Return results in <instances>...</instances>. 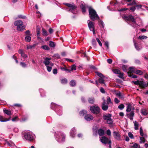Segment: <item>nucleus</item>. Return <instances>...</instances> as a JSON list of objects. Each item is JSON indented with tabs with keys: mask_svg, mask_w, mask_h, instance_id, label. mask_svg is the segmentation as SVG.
Listing matches in <instances>:
<instances>
[{
	"mask_svg": "<svg viewBox=\"0 0 148 148\" xmlns=\"http://www.w3.org/2000/svg\"><path fill=\"white\" fill-rule=\"evenodd\" d=\"M20 64L22 67L23 68L26 67L27 66L26 64L24 62H21L20 63Z\"/></svg>",
	"mask_w": 148,
	"mask_h": 148,
	"instance_id": "obj_45",
	"label": "nucleus"
},
{
	"mask_svg": "<svg viewBox=\"0 0 148 148\" xmlns=\"http://www.w3.org/2000/svg\"><path fill=\"white\" fill-rule=\"evenodd\" d=\"M114 138L118 140H121L120 135L119 133L117 132L114 131L113 132Z\"/></svg>",
	"mask_w": 148,
	"mask_h": 148,
	"instance_id": "obj_15",
	"label": "nucleus"
},
{
	"mask_svg": "<svg viewBox=\"0 0 148 148\" xmlns=\"http://www.w3.org/2000/svg\"><path fill=\"white\" fill-rule=\"evenodd\" d=\"M42 32L43 35L45 36H46L48 35L47 31L43 28L42 29Z\"/></svg>",
	"mask_w": 148,
	"mask_h": 148,
	"instance_id": "obj_33",
	"label": "nucleus"
},
{
	"mask_svg": "<svg viewBox=\"0 0 148 148\" xmlns=\"http://www.w3.org/2000/svg\"><path fill=\"white\" fill-rule=\"evenodd\" d=\"M49 45L51 47H55V43L52 41H50L49 42Z\"/></svg>",
	"mask_w": 148,
	"mask_h": 148,
	"instance_id": "obj_24",
	"label": "nucleus"
},
{
	"mask_svg": "<svg viewBox=\"0 0 148 148\" xmlns=\"http://www.w3.org/2000/svg\"><path fill=\"white\" fill-rule=\"evenodd\" d=\"M138 145L137 143H134L133 146H132V147L134 148H137L138 147Z\"/></svg>",
	"mask_w": 148,
	"mask_h": 148,
	"instance_id": "obj_62",
	"label": "nucleus"
},
{
	"mask_svg": "<svg viewBox=\"0 0 148 148\" xmlns=\"http://www.w3.org/2000/svg\"><path fill=\"white\" fill-rule=\"evenodd\" d=\"M126 105H127V107L126 111L127 113L126 114V116L131 120H133L134 114V108L132 106V105L130 103H127Z\"/></svg>",
	"mask_w": 148,
	"mask_h": 148,
	"instance_id": "obj_2",
	"label": "nucleus"
},
{
	"mask_svg": "<svg viewBox=\"0 0 148 148\" xmlns=\"http://www.w3.org/2000/svg\"><path fill=\"white\" fill-rule=\"evenodd\" d=\"M125 18L129 21V24L134 28H137L140 26L136 23V21H138V23H142V20L140 18H137V19L136 20V18H134V16L132 15H130L128 16H127Z\"/></svg>",
	"mask_w": 148,
	"mask_h": 148,
	"instance_id": "obj_1",
	"label": "nucleus"
},
{
	"mask_svg": "<svg viewBox=\"0 0 148 148\" xmlns=\"http://www.w3.org/2000/svg\"><path fill=\"white\" fill-rule=\"evenodd\" d=\"M114 101L116 103H118L120 102V101L116 98H114Z\"/></svg>",
	"mask_w": 148,
	"mask_h": 148,
	"instance_id": "obj_63",
	"label": "nucleus"
},
{
	"mask_svg": "<svg viewBox=\"0 0 148 148\" xmlns=\"http://www.w3.org/2000/svg\"><path fill=\"white\" fill-rule=\"evenodd\" d=\"M87 113L86 111L84 110H82L80 111L79 113V114L80 115L84 116Z\"/></svg>",
	"mask_w": 148,
	"mask_h": 148,
	"instance_id": "obj_29",
	"label": "nucleus"
},
{
	"mask_svg": "<svg viewBox=\"0 0 148 148\" xmlns=\"http://www.w3.org/2000/svg\"><path fill=\"white\" fill-rule=\"evenodd\" d=\"M141 112L144 115H146L148 114L147 111L144 109H143L141 110Z\"/></svg>",
	"mask_w": 148,
	"mask_h": 148,
	"instance_id": "obj_23",
	"label": "nucleus"
},
{
	"mask_svg": "<svg viewBox=\"0 0 148 148\" xmlns=\"http://www.w3.org/2000/svg\"><path fill=\"white\" fill-rule=\"evenodd\" d=\"M61 83L62 84H66L67 82V80L66 78L63 79L61 80Z\"/></svg>",
	"mask_w": 148,
	"mask_h": 148,
	"instance_id": "obj_37",
	"label": "nucleus"
},
{
	"mask_svg": "<svg viewBox=\"0 0 148 148\" xmlns=\"http://www.w3.org/2000/svg\"><path fill=\"white\" fill-rule=\"evenodd\" d=\"M56 137L57 140L59 141V139L62 138V141H64L65 140V136L64 133L62 132H58L57 135H56Z\"/></svg>",
	"mask_w": 148,
	"mask_h": 148,
	"instance_id": "obj_9",
	"label": "nucleus"
},
{
	"mask_svg": "<svg viewBox=\"0 0 148 148\" xmlns=\"http://www.w3.org/2000/svg\"><path fill=\"white\" fill-rule=\"evenodd\" d=\"M21 56L24 58H26L27 57V55L24 53Z\"/></svg>",
	"mask_w": 148,
	"mask_h": 148,
	"instance_id": "obj_64",
	"label": "nucleus"
},
{
	"mask_svg": "<svg viewBox=\"0 0 148 148\" xmlns=\"http://www.w3.org/2000/svg\"><path fill=\"white\" fill-rule=\"evenodd\" d=\"M119 77L121 78H123V73H121V72L119 74Z\"/></svg>",
	"mask_w": 148,
	"mask_h": 148,
	"instance_id": "obj_56",
	"label": "nucleus"
},
{
	"mask_svg": "<svg viewBox=\"0 0 148 148\" xmlns=\"http://www.w3.org/2000/svg\"><path fill=\"white\" fill-rule=\"evenodd\" d=\"M134 45L135 47L136 48V49L137 50L139 51L141 49V48L137 46L136 44V43L135 41H134Z\"/></svg>",
	"mask_w": 148,
	"mask_h": 148,
	"instance_id": "obj_36",
	"label": "nucleus"
},
{
	"mask_svg": "<svg viewBox=\"0 0 148 148\" xmlns=\"http://www.w3.org/2000/svg\"><path fill=\"white\" fill-rule=\"evenodd\" d=\"M147 38V37L145 36H139L138 38L140 40L146 39Z\"/></svg>",
	"mask_w": 148,
	"mask_h": 148,
	"instance_id": "obj_42",
	"label": "nucleus"
},
{
	"mask_svg": "<svg viewBox=\"0 0 148 148\" xmlns=\"http://www.w3.org/2000/svg\"><path fill=\"white\" fill-rule=\"evenodd\" d=\"M93 116L90 114H87L84 116L85 119L87 121H90L93 119Z\"/></svg>",
	"mask_w": 148,
	"mask_h": 148,
	"instance_id": "obj_14",
	"label": "nucleus"
},
{
	"mask_svg": "<svg viewBox=\"0 0 148 148\" xmlns=\"http://www.w3.org/2000/svg\"><path fill=\"white\" fill-rule=\"evenodd\" d=\"M136 2L134 0H133L132 2V3H130L128 4H127L128 5H135L136 4Z\"/></svg>",
	"mask_w": 148,
	"mask_h": 148,
	"instance_id": "obj_50",
	"label": "nucleus"
},
{
	"mask_svg": "<svg viewBox=\"0 0 148 148\" xmlns=\"http://www.w3.org/2000/svg\"><path fill=\"white\" fill-rule=\"evenodd\" d=\"M140 135L143 136L144 134L143 132V130L142 127H140Z\"/></svg>",
	"mask_w": 148,
	"mask_h": 148,
	"instance_id": "obj_49",
	"label": "nucleus"
},
{
	"mask_svg": "<svg viewBox=\"0 0 148 148\" xmlns=\"http://www.w3.org/2000/svg\"><path fill=\"white\" fill-rule=\"evenodd\" d=\"M94 99L93 97L89 98L88 99L89 103L91 104H92L94 103Z\"/></svg>",
	"mask_w": 148,
	"mask_h": 148,
	"instance_id": "obj_28",
	"label": "nucleus"
},
{
	"mask_svg": "<svg viewBox=\"0 0 148 148\" xmlns=\"http://www.w3.org/2000/svg\"><path fill=\"white\" fill-rule=\"evenodd\" d=\"M59 106L58 105H56L55 103H52L51 104V108L52 109L55 111L60 116L62 115V112L61 110L58 111V110L56 109L58 107H59Z\"/></svg>",
	"mask_w": 148,
	"mask_h": 148,
	"instance_id": "obj_8",
	"label": "nucleus"
},
{
	"mask_svg": "<svg viewBox=\"0 0 148 148\" xmlns=\"http://www.w3.org/2000/svg\"><path fill=\"white\" fill-rule=\"evenodd\" d=\"M70 85L72 87L75 86L76 85V83L75 81L73 80H71L70 82Z\"/></svg>",
	"mask_w": 148,
	"mask_h": 148,
	"instance_id": "obj_27",
	"label": "nucleus"
},
{
	"mask_svg": "<svg viewBox=\"0 0 148 148\" xmlns=\"http://www.w3.org/2000/svg\"><path fill=\"white\" fill-rule=\"evenodd\" d=\"M132 82L135 85H139L140 86L141 82L139 80H137L136 81H133Z\"/></svg>",
	"mask_w": 148,
	"mask_h": 148,
	"instance_id": "obj_39",
	"label": "nucleus"
},
{
	"mask_svg": "<svg viewBox=\"0 0 148 148\" xmlns=\"http://www.w3.org/2000/svg\"><path fill=\"white\" fill-rule=\"evenodd\" d=\"M75 128L73 127L71 129L70 132V135L72 137H74L75 136Z\"/></svg>",
	"mask_w": 148,
	"mask_h": 148,
	"instance_id": "obj_21",
	"label": "nucleus"
},
{
	"mask_svg": "<svg viewBox=\"0 0 148 148\" xmlns=\"http://www.w3.org/2000/svg\"><path fill=\"white\" fill-rule=\"evenodd\" d=\"M107 104L106 103L105 100H104L101 106L102 109L103 110L106 111L108 109V106Z\"/></svg>",
	"mask_w": 148,
	"mask_h": 148,
	"instance_id": "obj_16",
	"label": "nucleus"
},
{
	"mask_svg": "<svg viewBox=\"0 0 148 148\" xmlns=\"http://www.w3.org/2000/svg\"><path fill=\"white\" fill-rule=\"evenodd\" d=\"M4 112L5 113L8 115L10 116L12 114L11 111L10 110H4Z\"/></svg>",
	"mask_w": 148,
	"mask_h": 148,
	"instance_id": "obj_25",
	"label": "nucleus"
},
{
	"mask_svg": "<svg viewBox=\"0 0 148 148\" xmlns=\"http://www.w3.org/2000/svg\"><path fill=\"white\" fill-rule=\"evenodd\" d=\"M101 142L104 144L108 143L109 144V148H112L111 147V140L108 139L107 137L105 136H103L100 138Z\"/></svg>",
	"mask_w": 148,
	"mask_h": 148,
	"instance_id": "obj_6",
	"label": "nucleus"
},
{
	"mask_svg": "<svg viewBox=\"0 0 148 148\" xmlns=\"http://www.w3.org/2000/svg\"><path fill=\"white\" fill-rule=\"evenodd\" d=\"M130 72L131 73L130 71L128 72V75L129 77L133 78H136L137 77L136 75H134L133 74H131Z\"/></svg>",
	"mask_w": 148,
	"mask_h": 148,
	"instance_id": "obj_22",
	"label": "nucleus"
},
{
	"mask_svg": "<svg viewBox=\"0 0 148 148\" xmlns=\"http://www.w3.org/2000/svg\"><path fill=\"white\" fill-rule=\"evenodd\" d=\"M14 25L16 26L18 31H21L25 29V27L23 25V22L21 20H18L15 22Z\"/></svg>",
	"mask_w": 148,
	"mask_h": 148,
	"instance_id": "obj_4",
	"label": "nucleus"
},
{
	"mask_svg": "<svg viewBox=\"0 0 148 148\" xmlns=\"http://www.w3.org/2000/svg\"><path fill=\"white\" fill-rule=\"evenodd\" d=\"M116 95L118 96L119 98L124 99L125 97L124 95L122 94L120 92H119L116 93Z\"/></svg>",
	"mask_w": 148,
	"mask_h": 148,
	"instance_id": "obj_18",
	"label": "nucleus"
},
{
	"mask_svg": "<svg viewBox=\"0 0 148 148\" xmlns=\"http://www.w3.org/2000/svg\"><path fill=\"white\" fill-rule=\"evenodd\" d=\"M124 106L123 104L120 105L118 107V108L121 110L123 109L124 108Z\"/></svg>",
	"mask_w": 148,
	"mask_h": 148,
	"instance_id": "obj_44",
	"label": "nucleus"
},
{
	"mask_svg": "<svg viewBox=\"0 0 148 148\" xmlns=\"http://www.w3.org/2000/svg\"><path fill=\"white\" fill-rule=\"evenodd\" d=\"M100 91L103 93H105V92L104 88L102 87L100 89Z\"/></svg>",
	"mask_w": 148,
	"mask_h": 148,
	"instance_id": "obj_60",
	"label": "nucleus"
},
{
	"mask_svg": "<svg viewBox=\"0 0 148 148\" xmlns=\"http://www.w3.org/2000/svg\"><path fill=\"white\" fill-rule=\"evenodd\" d=\"M46 66L47 67V69L48 71L49 72H50L52 69V67L49 66V65H47Z\"/></svg>",
	"mask_w": 148,
	"mask_h": 148,
	"instance_id": "obj_47",
	"label": "nucleus"
},
{
	"mask_svg": "<svg viewBox=\"0 0 148 148\" xmlns=\"http://www.w3.org/2000/svg\"><path fill=\"white\" fill-rule=\"evenodd\" d=\"M104 45L106 47L107 49H108L109 48V44L108 42L106 41L105 42Z\"/></svg>",
	"mask_w": 148,
	"mask_h": 148,
	"instance_id": "obj_54",
	"label": "nucleus"
},
{
	"mask_svg": "<svg viewBox=\"0 0 148 148\" xmlns=\"http://www.w3.org/2000/svg\"><path fill=\"white\" fill-rule=\"evenodd\" d=\"M128 134L129 136L132 139V138H134L133 135V134L131 132H129Z\"/></svg>",
	"mask_w": 148,
	"mask_h": 148,
	"instance_id": "obj_53",
	"label": "nucleus"
},
{
	"mask_svg": "<svg viewBox=\"0 0 148 148\" xmlns=\"http://www.w3.org/2000/svg\"><path fill=\"white\" fill-rule=\"evenodd\" d=\"M140 86L142 88H143L147 87V85L146 84H144L143 82H141Z\"/></svg>",
	"mask_w": 148,
	"mask_h": 148,
	"instance_id": "obj_26",
	"label": "nucleus"
},
{
	"mask_svg": "<svg viewBox=\"0 0 148 148\" xmlns=\"http://www.w3.org/2000/svg\"><path fill=\"white\" fill-rule=\"evenodd\" d=\"M127 66L124 65H123L122 66V69L125 72L127 70Z\"/></svg>",
	"mask_w": 148,
	"mask_h": 148,
	"instance_id": "obj_52",
	"label": "nucleus"
},
{
	"mask_svg": "<svg viewBox=\"0 0 148 148\" xmlns=\"http://www.w3.org/2000/svg\"><path fill=\"white\" fill-rule=\"evenodd\" d=\"M145 139L143 137H140V143H144L145 142Z\"/></svg>",
	"mask_w": 148,
	"mask_h": 148,
	"instance_id": "obj_34",
	"label": "nucleus"
},
{
	"mask_svg": "<svg viewBox=\"0 0 148 148\" xmlns=\"http://www.w3.org/2000/svg\"><path fill=\"white\" fill-rule=\"evenodd\" d=\"M106 134L110 136L111 135V132L110 130L108 129L107 130Z\"/></svg>",
	"mask_w": 148,
	"mask_h": 148,
	"instance_id": "obj_61",
	"label": "nucleus"
},
{
	"mask_svg": "<svg viewBox=\"0 0 148 148\" xmlns=\"http://www.w3.org/2000/svg\"><path fill=\"white\" fill-rule=\"evenodd\" d=\"M40 32L39 31H37V36L38 39H40L41 38L40 37Z\"/></svg>",
	"mask_w": 148,
	"mask_h": 148,
	"instance_id": "obj_58",
	"label": "nucleus"
},
{
	"mask_svg": "<svg viewBox=\"0 0 148 148\" xmlns=\"http://www.w3.org/2000/svg\"><path fill=\"white\" fill-rule=\"evenodd\" d=\"M42 49H44L45 50H49L50 49L49 47L47 45H44L41 47Z\"/></svg>",
	"mask_w": 148,
	"mask_h": 148,
	"instance_id": "obj_30",
	"label": "nucleus"
},
{
	"mask_svg": "<svg viewBox=\"0 0 148 148\" xmlns=\"http://www.w3.org/2000/svg\"><path fill=\"white\" fill-rule=\"evenodd\" d=\"M88 9L89 17L90 19L93 21L99 20V17L96 11L91 7H89Z\"/></svg>",
	"mask_w": 148,
	"mask_h": 148,
	"instance_id": "obj_3",
	"label": "nucleus"
},
{
	"mask_svg": "<svg viewBox=\"0 0 148 148\" xmlns=\"http://www.w3.org/2000/svg\"><path fill=\"white\" fill-rule=\"evenodd\" d=\"M76 66L74 64L72 65L71 67V70L73 71V70H76Z\"/></svg>",
	"mask_w": 148,
	"mask_h": 148,
	"instance_id": "obj_46",
	"label": "nucleus"
},
{
	"mask_svg": "<svg viewBox=\"0 0 148 148\" xmlns=\"http://www.w3.org/2000/svg\"><path fill=\"white\" fill-rule=\"evenodd\" d=\"M87 23L88 24V26L90 30V31L92 32L93 34H95V33L94 27V23L90 20H88Z\"/></svg>",
	"mask_w": 148,
	"mask_h": 148,
	"instance_id": "obj_10",
	"label": "nucleus"
},
{
	"mask_svg": "<svg viewBox=\"0 0 148 148\" xmlns=\"http://www.w3.org/2000/svg\"><path fill=\"white\" fill-rule=\"evenodd\" d=\"M107 104H109L110 103H112V102L111 101V100L110 98L109 97H108L107 98Z\"/></svg>",
	"mask_w": 148,
	"mask_h": 148,
	"instance_id": "obj_43",
	"label": "nucleus"
},
{
	"mask_svg": "<svg viewBox=\"0 0 148 148\" xmlns=\"http://www.w3.org/2000/svg\"><path fill=\"white\" fill-rule=\"evenodd\" d=\"M112 114H106L103 115V119L106 121L107 123L108 124H111L113 123V121L111 119Z\"/></svg>",
	"mask_w": 148,
	"mask_h": 148,
	"instance_id": "obj_5",
	"label": "nucleus"
},
{
	"mask_svg": "<svg viewBox=\"0 0 148 148\" xmlns=\"http://www.w3.org/2000/svg\"><path fill=\"white\" fill-rule=\"evenodd\" d=\"M92 43L94 47L96 46V41L95 39H93L92 40Z\"/></svg>",
	"mask_w": 148,
	"mask_h": 148,
	"instance_id": "obj_48",
	"label": "nucleus"
},
{
	"mask_svg": "<svg viewBox=\"0 0 148 148\" xmlns=\"http://www.w3.org/2000/svg\"><path fill=\"white\" fill-rule=\"evenodd\" d=\"M134 128L135 130H137L138 129V123L136 121H135L134 122Z\"/></svg>",
	"mask_w": 148,
	"mask_h": 148,
	"instance_id": "obj_32",
	"label": "nucleus"
},
{
	"mask_svg": "<svg viewBox=\"0 0 148 148\" xmlns=\"http://www.w3.org/2000/svg\"><path fill=\"white\" fill-rule=\"evenodd\" d=\"M80 6L81 8H82L85 7V5L83 2H81Z\"/></svg>",
	"mask_w": 148,
	"mask_h": 148,
	"instance_id": "obj_57",
	"label": "nucleus"
},
{
	"mask_svg": "<svg viewBox=\"0 0 148 148\" xmlns=\"http://www.w3.org/2000/svg\"><path fill=\"white\" fill-rule=\"evenodd\" d=\"M10 119V118L9 119L4 118V117L1 116H0V121L4 122L9 121Z\"/></svg>",
	"mask_w": 148,
	"mask_h": 148,
	"instance_id": "obj_20",
	"label": "nucleus"
},
{
	"mask_svg": "<svg viewBox=\"0 0 148 148\" xmlns=\"http://www.w3.org/2000/svg\"><path fill=\"white\" fill-rule=\"evenodd\" d=\"M31 40V37L29 36H27L25 38V40L26 42H29Z\"/></svg>",
	"mask_w": 148,
	"mask_h": 148,
	"instance_id": "obj_35",
	"label": "nucleus"
},
{
	"mask_svg": "<svg viewBox=\"0 0 148 148\" xmlns=\"http://www.w3.org/2000/svg\"><path fill=\"white\" fill-rule=\"evenodd\" d=\"M51 59V58H46L45 59V60L44 62V63L45 65V66L49 65L50 63V60Z\"/></svg>",
	"mask_w": 148,
	"mask_h": 148,
	"instance_id": "obj_17",
	"label": "nucleus"
},
{
	"mask_svg": "<svg viewBox=\"0 0 148 148\" xmlns=\"http://www.w3.org/2000/svg\"><path fill=\"white\" fill-rule=\"evenodd\" d=\"M98 134L100 136H103L104 134V131L101 129H99L98 130Z\"/></svg>",
	"mask_w": 148,
	"mask_h": 148,
	"instance_id": "obj_19",
	"label": "nucleus"
},
{
	"mask_svg": "<svg viewBox=\"0 0 148 148\" xmlns=\"http://www.w3.org/2000/svg\"><path fill=\"white\" fill-rule=\"evenodd\" d=\"M99 25L100 26V27L101 26V27L103 28L104 27V23L101 20H100L99 21Z\"/></svg>",
	"mask_w": 148,
	"mask_h": 148,
	"instance_id": "obj_41",
	"label": "nucleus"
},
{
	"mask_svg": "<svg viewBox=\"0 0 148 148\" xmlns=\"http://www.w3.org/2000/svg\"><path fill=\"white\" fill-rule=\"evenodd\" d=\"M96 40H97V41L98 42L99 45L100 46H102V44L101 42V41H100V40H99V38H97Z\"/></svg>",
	"mask_w": 148,
	"mask_h": 148,
	"instance_id": "obj_51",
	"label": "nucleus"
},
{
	"mask_svg": "<svg viewBox=\"0 0 148 148\" xmlns=\"http://www.w3.org/2000/svg\"><path fill=\"white\" fill-rule=\"evenodd\" d=\"M114 73L116 74H119L120 73V71L118 69H115L112 70Z\"/></svg>",
	"mask_w": 148,
	"mask_h": 148,
	"instance_id": "obj_40",
	"label": "nucleus"
},
{
	"mask_svg": "<svg viewBox=\"0 0 148 148\" xmlns=\"http://www.w3.org/2000/svg\"><path fill=\"white\" fill-rule=\"evenodd\" d=\"M130 70V71L131 72L137 74H138L141 75L143 74V72L140 70L136 69L135 68L133 67H130L129 68Z\"/></svg>",
	"mask_w": 148,
	"mask_h": 148,
	"instance_id": "obj_11",
	"label": "nucleus"
},
{
	"mask_svg": "<svg viewBox=\"0 0 148 148\" xmlns=\"http://www.w3.org/2000/svg\"><path fill=\"white\" fill-rule=\"evenodd\" d=\"M53 73L54 74H56L58 73V71L56 69H54L53 70Z\"/></svg>",
	"mask_w": 148,
	"mask_h": 148,
	"instance_id": "obj_59",
	"label": "nucleus"
},
{
	"mask_svg": "<svg viewBox=\"0 0 148 148\" xmlns=\"http://www.w3.org/2000/svg\"><path fill=\"white\" fill-rule=\"evenodd\" d=\"M90 110L92 113L95 114H98L100 113V109L97 106H93L90 107Z\"/></svg>",
	"mask_w": 148,
	"mask_h": 148,
	"instance_id": "obj_7",
	"label": "nucleus"
},
{
	"mask_svg": "<svg viewBox=\"0 0 148 148\" xmlns=\"http://www.w3.org/2000/svg\"><path fill=\"white\" fill-rule=\"evenodd\" d=\"M130 10L132 12L136 10V6H134L130 8Z\"/></svg>",
	"mask_w": 148,
	"mask_h": 148,
	"instance_id": "obj_55",
	"label": "nucleus"
},
{
	"mask_svg": "<svg viewBox=\"0 0 148 148\" xmlns=\"http://www.w3.org/2000/svg\"><path fill=\"white\" fill-rule=\"evenodd\" d=\"M24 137L26 140L30 141L34 139L33 136L30 133H25L24 135Z\"/></svg>",
	"mask_w": 148,
	"mask_h": 148,
	"instance_id": "obj_13",
	"label": "nucleus"
},
{
	"mask_svg": "<svg viewBox=\"0 0 148 148\" xmlns=\"http://www.w3.org/2000/svg\"><path fill=\"white\" fill-rule=\"evenodd\" d=\"M64 4L69 8H70L69 10L72 12H73L72 11L74 10L77 8V6H75L73 3L70 4L68 3H64Z\"/></svg>",
	"mask_w": 148,
	"mask_h": 148,
	"instance_id": "obj_12",
	"label": "nucleus"
},
{
	"mask_svg": "<svg viewBox=\"0 0 148 148\" xmlns=\"http://www.w3.org/2000/svg\"><path fill=\"white\" fill-rule=\"evenodd\" d=\"M96 73L98 76L100 77V78H104V76L101 73L99 72H96Z\"/></svg>",
	"mask_w": 148,
	"mask_h": 148,
	"instance_id": "obj_31",
	"label": "nucleus"
},
{
	"mask_svg": "<svg viewBox=\"0 0 148 148\" xmlns=\"http://www.w3.org/2000/svg\"><path fill=\"white\" fill-rule=\"evenodd\" d=\"M104 78H100L98 79L99 82L100 84H104V80L103 79Z\"/></svg>",
	"mask_w": 148,
	"mask_h": 148,
	"instance_id": "obj_38",
	"label": "nucleus"
}]
</instances>
